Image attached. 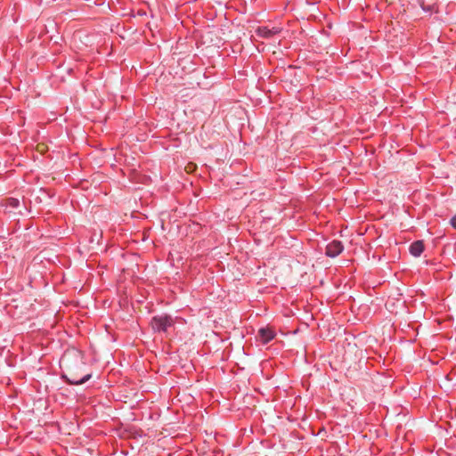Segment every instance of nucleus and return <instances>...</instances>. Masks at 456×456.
<instances>
[{
	"label": "nucleus",
	"mask_w": 456,
	"mask_h": 456,
	"mask_svg": "<svg viewBox=\"0 0 456 456\" xmlns=\"http://www.w3.org/2000/svg\"><path fill=\"white\" fill-rule=\"evenodd\" d=\"M175 318L167 314L155 315L151 318V326L155 333H167L175 325Z\"/></svg>",
	"instance_id": "nucleus-1"
},
{
	"label": "nucleus",
	"mask_w": 456,
	"mask_h": 456,
	"mask_svg": "<svg viewBox=\"0 0 456 456\" xmlns=\"http://www.w3.org/2000/svg\"><path fill=\"white\" fill-rule=\"evenodd\" d=\"M344 250V245L340 240H334L327 244L325 255L329 257L334 258L340 255Z\"/></svg>",
	"instance_id": "nucleus-2"
},
{
	"label": "nucleus",
	"mask_w": 456,
	"mask_h": 456,
	"mask_svg": "<svg viewBox=\"0 0 456 456\" xmlns=\"http://www.w3.org/2000/svg\"><path fill=\"white\" fill-rule=\"evenodd\" d=\"M275 338V332L269 327H262L258 330L256 338L262 344L266 345Z\"/></svg>",
	"instance_id": "nucleus-3"
},
{
	"label": "nucleus",
	"mask_w": 456,
	"mask_h": 456,
	"mask_svg": "<svg viewBox=\"0 0 456 456\" xmlns=\"http://www.w3.org/2000/svg\"><path fill=\"white\" fill-rule=\"evenodd\" d=\"M425 249V245L423 240H419L411 243L409 247L410 254L414 257H419L421 256Z\"/></svg>",
	"instance_id": "nucleus-4"
},
{
	"label": "nucleus",
	"mask_w": 456,
	"mask_h": 456,
	"mask_svg": "<svg viewBox=\"0 0 456 456\" xmlns=\"http://www.w3.org/2000/svg\"><path fill=\"white\" fill-rule=\"evenodd\" d=\"M279 32L278 28H270L266 26L258 27L256 29V36L263 37V38H270L273 36L276 35Z\"/></svg>",
	"instance_id": "nucleus-5"
},
{
	"label": "nucleus",
	"mask_w": 456,
	"mask_h": 456,
	"mask_svg": "<svg viewBox=\"0 0 456 456\" xmlns=\"http://www.w3.org/2000/svg\"><path fill=\"white\" fill-rule=\"evenodd\" d=\"M62 378L65 379L66 383L69 385L79 386L87 382L92 378V373H87L83 376L81 379H69L67 376L63 375Z\"/></svg>",
	"instance_id": "nucleus-6"
},
{
	"label": "nucleus",
	"mask_w": 456,
	"mask_h": 456,
	"mask_svg": "<svg viewBox=\"0 0 456 456\" xmlns=\"http://www.w3.org/2000/svg\"><path fill=\"white\" fill-rule=\"evenodd\" d=\"M20 206L21 203L18 199L9 198L5 200V208L10 212L20 208Z\"/></svg>",
	"instance_id": "nucleus-7"
},
{
	"label": "nucleus",
	"mask_w": 456,
	"mask_h": 456,
	"mask_svg": "<svg viewBox=\"0 0 456 456\" xmlns=\"http://www.w3.org/2000/svg\"><path fill=\"white\" fill-rule=\"evenodd\" d=\"M450 224H452V226L453 228L456 229V217H452L451 220H450Z\"/></svg>",
	"instance_id": "nucleus-8"
}]
</instances>
